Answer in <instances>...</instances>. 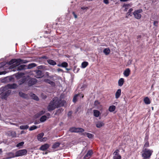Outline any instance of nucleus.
Instances as JSON below:
<instances>
[{
    "label": "nucleus",
    "instance_id": "9b49d317",
    "mask_svg": "<svg viewBox=\"0 0 159 159\" xmlns=\"http://www.w3.org/2000/svg\"><path fill=\"white\" fill-rule=\"evenodd\" d=\"M28 61L22 59L20 58L17 59V66H18L21 64L26 63Z\"/></svg>",
    "mask_w": 159,
    "mask_h": 159
},
{
    "label": "nucleus",
    "instance_id": "6ab92c4d",
    "mask_svg": "<svg viewBox=\"0 0 159 159\" xmlns=\"http://www.w3.org/2000/svg\"><path fill=\"white\" fill-rule=\"evenodd\" d=\"M93 111V115L96 117H98L100 114V111L98 110H94Z\"/></svg>",
    "mask_w": 159,
    "mask_h": 159
},
{
    "label": "nucleus",
    "instance_id": "c756f323",
    "mask_svg": "<svg viewBox=\"0 0 159 159\" xmlns=\"http://www.w3.org/2000/svg\"><path fill=\"white\" fill-rule=\"evenodd\" d=\"M29 127V125H22L20 126V128L21 129H28Z\"/></svg>",
    "mask_w": 159,
    "mask_h": 159
},
{
    "label": "nucleus",
    "instance_id": "412c9836",
    "mask_svg": "<svg viewBox=\"0 0 159 159\" xmlns=\"http://www.w3.org/2000/svg\"><path fill=\"white\" fill-rule=\"evenodd\" d=\"M48 63L50 65L54 66L56 64V62L53 60L49 59L47 60Z\"/></svg>",
    "mask_w": 159,
    "mask_h": 159
},
{
    "label": "nucleus",
    "instance_id": "ddd939ff",
    "mask_svg": "<svg viewBox=\"0 0 159 159\" xmlns=\"http://www.w3.org/2000/svg\"><path fill=\"white\" fill-rule=\"evenodd\" d=\"M13 64H14V65H15V66H17V59H12L10 61H9L8 63V64L9 65H11Z\"/></svg>",
    "mask_w": 159,
    "mask_h": 159
},
{
    "label": "nucleus",
    "instance_id": "6e6d98bb",
    "mask_svg": "<svg viewBox=\"0 0 159 159\" xmlns=\"http://www.w3.org/2000/svg\"><path fill=\"white\" fill-rule=\"evenodd\" d=\"M6 73V71H2L0 72V75L5 74Z\"/></svg>",
    "mask_w": 159,
    "mask_h": 159
},
{
    "label": "nucleus",
    "instance_id": "4be33fe9",
    "mask_svg": "<svg viewBox=\"0 0 159 159\" xmlns=\"http://www.w3.org/2000/svg\"><path fill=\"white\" fill-rule=\"evenodd\" d=\"M143 101L146 104H149L151 103V102L148 97H145L143 99Z\"/></svg>",
    "mask_w": 159,
    "mask_h": 159
},
{
    "label": "nucleus",
    "instance_id": "2f4dec72",
    "mask_svg": "<svg viewBox=\"0 0 159 159\" xmlns=\"http://www.w3.org/2000/svg\"><path fill=\"white\" fill-rule=\"evenodd\" d=\"M133 11V9L132 8H130L128 12L126 14V17L127 18H128V16H132V14L131 12Z\"/></svg>",
    "mask_w": 159,
    "mask_h": 159
},
{
    "label": "nucleus",
    "instance_id": "4c0bfd02",
    "mask_svg": "<svg viewBox=\"0 0 159 159\" xmlns=\"http://www.w3.org/2000/svg\"><path fill=\"white\" fill-rule=\"evenodd\" d=\"M149 133L148 132H147L145 134V136L144 138V141L145 142H147L148 141L149 139Z\"/></svg>",
    "mask_w": 159,
    "mask_h": 159
},
{
    "label": "nucleus",
    "instance_id": "b1692460",
    "mask_svg": "<svg viewBox=\"0 0 159 159\" xmlns=\"http://www.w3.org/2000/svg\"><path fill=\"white\" fill-rule=\"evenodd\" d=\"M104 124V123L101 121L98 122L96 125V126L97 128H100L102 126H103Z\"/></svg>",
    "mask_w": 159,
    "mask_h": 159
},
{
    "label": "nucleus",
    "instance_id": "aec40b11",
    "mask_svg": "<svg viewBox=\"0 0 159 159\" xmlns=\"http://www.w3.org/2000/svg\"><path fill=\"white\" fill-rule=\"evenodd\" d=\"M124 82V79L123 78H120L118 80V84L120 86H121L123 85Z\"/></svg>",
    "mask_w": 159,
    "mask_h": 159
},
{
    "label": "nucleus",
    "instance_id": "7c9ffc66",
    "mask_svg": "<svg viewBox=\"0 0 159 159\" xmlns=\"http://www.w3.org/2000/svg\"><path fill=\"white\" fill-rule=\"evenodd\" d=\"M115 109H116L115 106L114 105H112V106H110L109 107L108 110H109V111L111 112H113L115 110Z\"/></svg>",
    "mask_w": 159,
    "mask_h": 159
},
{
    "label": "nucleus",
    "instance_id": "20e7f679",
    "mask_svg": "<svg viewBox=\"0 0 159 159\" xmlns=\"http://www.w3.org/2000/svg\"><path fill=\"white\" fill-rule=\"evenodd\" d=\"M11 92V91L10 90H8L7 89L6 91H5L4 93H3L1 95V98L2 99H5L7 100V97L10 94Z\"/></svg>",
    "mask_w": 159,
    "mask_h": 159
},
{
    "label": "nucleus",
    "instance_id": "393cba45",
    "mask_svg": "<svg viewBox=\"0 0 159 159\" xmlns=\"http://www.w3.org/2000/svg\"><path fill=\"white\" fill-rule=\"evenodd\" d=\"M60 145V143L59 142L55 143L52 146V148L53 149H55L58 147Z\"/></svg>",
    "mask_w": 159,
    "mask_h": 159
},
{
    "label": "nucleus",
    "instance_id": "79ce46f5",
    "mask_svg": "<svg viewBox=\"0 0 159 159\" xmlns=\"http://www.w3.org/2000/svg\"><path fill=\"white\" fill-rule=\"evenodd\" d=\"M45 111L44 110H42L41 111H40L39 112L37 115V116H39L42 115L44 113H45Z\"/></svg>",
    "mask_w": 159,
    "mask_h": 159
},
{
    "label": "nucleus",
    "instance_id": "f8f14e48",
    "mask_svg": "<svg viewBox=\"0 0 159 159\" xmlns=\"http://www.w3.org/2000/svg\"><path fill=\"white\" fill-rule=\"evenodd\" d=\"M49 147V145L47 144H45L42 145L39 148V149L42 151H45L48 149Z\"/></svg>",
    "mask_w": 159,
    "mask_h": 159
},
{
    "label": "nucleus",
    "instance_id": "c03bdc74",
    "mask_svg": "<svg viewBox=\"0 0 159 159\" xmlns=\"http://www.w3.org/2000/svg\"><path fill=\"white\" fill-rule=\"evenodd\" d=\"M149 147V143L148 141L145 142V143L144 145L143 148L145 149V148H146Z\"/></svg>",
    "mask_w": 159,
    "mask_h": 159
},
{
    "label": "nucleus",
    "instance_id": "4468645a",
    "mask_svg": "<svg viewBox=\"0 0 159 159\" xmlns=\"http://www.w3.org/2000/svg\"><path fill=\"white\" fill-rule=\"evenodd\" d=\"M44 81L46 83H48L50 84L52 86L54 87L55 86V83L53 81H51L48 79H45L44 80Z\"/></svg>",
    "mask_w": 159,
    "mask_h": 159
},
{
    "label": "nucleus",
    "instance_id": "f704fd0d",
    "mask_svg": "<svg viewBox=\"0 0 159 159\" xmlns=\"http://www.w3.org/2000/svg\"><path fill=\"white\" fill-rule=\"evenodd\" d=\"M88 62L84 61L81 64L82 67L83 68H85L88 65Z\"/></svg>",
    "mask_w": 159,
    "mask_h": 159
},
{
    "label": "nucleus",
    "instance_id": "f3484780",
    "mask_svg": "<svg viewBox=\"0 0 159 159\" xmlns=\"http://www.w3.org/2000/svg\"><path fill=\"white\" fill-rule=\"evenodd\" d=\"M27 80V78H23L18 81V84L20 85L25 83Z\"/></svg>",
    "mask_w": 159,
    "mask_h": 159
},
{
    "label": "nucleus",
    "instance_id": "1a4fd4ad",
    "mask_svg": "<svg viewBox=\"0 0 159 159\" xmlns=\"http://www.w3.org/2000/svg\"><path fill=\"white\" fill-rule=\"evenodd\" d=\"M93 154V152L92 150H89L86 154L84 156V159H89Z\"/></svg>",
    "mask_w": 159,
    "mask_h": 159
},
{
    "label": "nucleus",
    "instance_id": "6e6552de",
    "mask_svg": "<svg viewBox=\"0 0 159 159\" xmlns=\"http://www.w3.org/2000/svg\"><path fill=\"white\" fill-rule=\"evenodd\" d=\"M120 151L118 149H116L113 152V159H121V157L119 154Z\"/></svg>",
    "mask_w": 159,
    "mask_h": 159
},
{
    "label": "nucleus",
    "instance_id": "774afa93",
    "mask_svg": "<svg viewBox=\"0 0 159 159\" xmlns=\"http://www.w3.org/2000/svg\"><path fill=\"white\" fill-rule=\"evenodd\" d=\"M153 87V85H152L151 87H152V88Z\"/></svg>",
    "mask_w": 159,
    "mask_h": 159
},
{
    "label": "nucleus",
    "instance_id": "473e14b6",
    "mask_svg": "<svg viewBox=\"0 0 159 159\" xmlns=\"http://www.w3.org/2000/svg\"><path fill=\"white\" fill-rule=\"evenodd\" d=\"M44 135V133H41L39 134L37 136V138L39 140H41V139L42 138Z\"/></svg>",
    "mask_w": 159,
    "mask_h": 159
},
{
    "label": "nucleus",
    "instance_id": "ea45409f",
    "mask_svg": "<svg viewBox=\"0 0 159 159\" xmlns=\"http://www.w3.org/2000/svg\"><path fill=\"white\" fill-rule=\"evenodd\" d=\"M25 66H26L25 65H21L18 67V70H22L25 69Z\"/></svg>",
    "mask_w": 159,
    "mask_h": 159
},
{
    "label": "nucleus",
    "instance_id": "338daca9",
    "mask_svg": "<svg viewBox=\"0 0 159 159\" xmlns=\"http://www.w3.org/2000/svg\"><path fill=\"white\" fill-rule=\"evenodd\" d=\"M81 96H82V98H83L84 95L83 94H81Z\"/></svg>",
    "mask_w": 159,
    "mask_h": 159
},
{
    "label": "nucleus",
    "instance_id": "cd10ccee",
    "mask_svg": "<svg viewBox=\"0 0 159 159\" xmlns=\"http://www.w3.org/2000/svg\"><path fill=\"white\" fill-rule=\"evenodd\" d=\"M7 90L6 87L5 86L2 87L0 88V95H2L3 93Z\"/></svg>",
    "mask_w": 159,
    "mask_h": 159
},
{
    "label": "nucleus",
    "instance_id": "603ef678",
    "mask_svg": "<svg viewBox=\"0 0 159 159\" xmlns=\"http://www.w3.org/2000/svg\"><path fill=\"white\" fill-rule=\"evenodd\" d=\"M44 66L43 65L39 66H38L37 68L38 69H43L44 68Z\"/></svg>",
    "mask_w": 159,
    "mask_h": 159
},
{
    "label": "nucleus",
    "instance_id": "a19ab883",
    "mask_svg": "<svg viewBox=\"0 0 159 159\" xmlns=\"http://www.w3.org/2000/svg\"><path fill=\"white\" fill-rule=\"evenodd\" d=\"M80 95V93L78 94L75 95L73 97V102L75 103L77 101V97Z\"/></svg>",
    "mask_w": 159,
    "mask_h": 159
},
{
    "label": "nucleus",
    "instance_id": "a878e982",
    "mask_svg": "<svg viewBox=\"0 0 159 159\" xmlns=\"http://www.w3.org/2000/svg\"><path fill=\"white\" fill-rule=\"evenodd\" d=\"M30 97L34 100L36 101H39V99L38 97L34 94L31 93L30 94Z\"/></svg>",
    "mask_w": 159,
    "mask_h": 159
},
{
    "label": "nucleus",
    "instance_id": "423d86ee",
    "mask_svg": "<svg viewBox=\"0 0 159 159\" xmlns=\"http://www.w3.org/2000/svg\"><path fill=\"white\" fill-rule=\"evenodd\" d=\"M27 152V151L25 149L19 150L16 152V157L22 156L26 155Z\"/></svg>",
    "mask_w": 159,
    "mask_h": 159
},
{
    "label": "nucleus",
    "instance_id": "f257e3e1",
    "mask_svg": "<svg viewBox=\"0 0 159 159\" xmlns=\"http://www.w3.org/2000/svg\"><path fill=\"white\" fill-rule=\"evenodd\" d=\"M66 103V102L64 100L59 99L57 97H55L50 101L48 105V111H51L56 108L63 106Z\"/></svg>",
    "mask_w": 159,
    "mask_h": 159
},
{
    "label": "nucleus",
    "instance_id": "37998d69",
    "mask_svg": "<svg viewBox=\"0 0 159 159\" xmlns=\"http://www.w3.org/2000/svg\"><path fill=\"white\" fill-rule=\"evenodd\" d=\"M61 67H66L68 66V63L66 62H63L61 64Z\"/></svg>",
    "mask_w": 159,
    "mask_h": 159
},
{
    "label": "nucleus",
    "instance_id": "680f3d73",
    "mask_svg": "<svg viewBox=\"0 0 159 159\" xmlns=\"http://www.w3.org/2000/svg\"><path fill=\"white\" fill-rule=\"evenodd\" d=\"M58 70L59 71H63V70L61 69H59V68L58 69Z\"/></svg>",
    "mask_w": 159,
    "mask_h": 159
},
{
    "label": "nucleus",
    "instance_id": "de8ad7c7",
    "mask_svg": "<svg viewBox=\"0 0 159 159\" xmlns=\"http://www.w3.org/2000/svg\"><path fill=\"white\" fill-rule=\"evenodd\" d=\"M24 143V142H21L18 143L16 145V147H20L21 146H22L23 145Z\"/></svg>",
    "mask_w": 159,
    "mask_h": 159
},
{
    "label": "nucleus",
    "instance_id": "864d4df0",
    "mask_svg": "<svg viewBox=\"0 0 159 159\" xmlns=\"http://www.w3.org/2000/svg\"><path fill=\"white\" fill-rule=\"evenodd\" d=\"M158 21H157L155 20L153 22V25L156 26H157L158 25Z\"/></svg>",
    "mask_w": 159,
    "mask_h": 159
},
{
    "label": "nucleus",
    "instance_id": "a18cd8bd",
    "mask_svg": "<svg viewBox=\"0 0 159 159\" xmlns=\"http://www.w3.org/2000/svg\"><path fill=\"white\" fill-rule=\"evenodd\" d=\"M37 128V127L36 126L33 125L30 128L29 130L30 131H32L36 129Z\"/></svg>",
    "mask_w": 159,
    "mask_h": 159
},
{
    "label": "nucleus",
    "instance_id": "7ed1b4c3",
    "mask_svg": "<svg viewBox=\"0 0 159 159\" xmlns=\"http://www.w3.org/2000/svg\"><path fill=\"white\" fill-rule=\"evenodd\" d=\"M27 78L28 85L29 86H31L35 84L37 82V80L35 78H31L28 76Z\"/></svg>",
    "mask_w": 159,
    "mask_h": 159
},
{
    "label": "nucleus",
    "instance_id": "9d476101",
    "mask_svg": "<svg viewBox=\"0 0 159 159\" xmlns=\"http://www.w3.org/2000/svg\"><path fill=\"white\" fill-rule=\"evenodd\" d=\"M6 89L9 90V89H15L17 87V85L15 84H8L5 86Z\"/></svg>",
    "mask_w": 159,
    "mask_h": 159
},
{
    "label": "nucleus",
    "instance_id": "bb28decb",
    "mask_svg": "<svg viewBox=\"0 0 159 159\" xmlns=\"http://www.w3.org/2000/svg\"><path fill=\"white\" fill-rule=\"evenodd\" d=\"M47 119V117L45 115L42 116L40 118V121L41 122H43L46 120Z\"/></svg>",
    "mask_w": 159,
    "mask_h": 159
},
{
    "label": "nucleus",
    "instance_id": "a211bd4d",
    "mask_svg": "<svg viewBox=\"0 0 159 159\" xmlns=\"http://www.w3.org/2000/svg\"><path fill=\"white\" fill-rule=\"evenodd\" d=\"M121 90L120 89H118L115 93V98L116 99L119 98L121 95Z\"/></svg>",
    "mask_w": 159,
    "mask_h": 159
},
{
    "label": "nucleus",
    "instance_id": "e2e57ef3",
    "mask_svg": "<svg viewBox=\"0 0 159 159\" xmlns=\"http://www.w3.org/2000/svg\"><path fill=\"white\" fill-rule=\"evenodd\" d=\"M71 111H69L68 112V115L69 116L70 115H71Z\"/></svg>",
    "mask_w": 159,
    "mask_h": 159
},
{
    "label": "nucleus",
    "instance_id": "58836bf2",
    "mask_svg": "<svg viewBox=\"0 0 159 159\" xmlns=\"http://www.w3.org/2000/svg\"><path fill=\"white\" fill-rule=\"evenodd\" d=\"M36 65L35 63H32L30 64H29L28 66V69H31L33 67H35Z\"/></svg>",
    "mask_w": 159,
    "mask_h": 159
},
{
    "label": "nucleus",
    "instance_id": "8fccbe9b",
    "mask_svg": "<svg viewBox=\"0 0 159 159\" xmlns=\"http://www.w3.org/2000/svg\"><path fill=\"white\" fill-rule=\"evenodd\" d=\"M100 104V102H99V101L98 100H96L94 102V105L97 106H98Z\"/></svg>",
    "mask_w": 159,
    "mask_h": 159
},
{
    "label": "nucleus",
    "instance_id": "2eb2a0df",
    "mask_svg": "<svg viewBox=\"0 0 159 159\" xmlns=\"http://www.w3.org/2000/svg\"><path fill=\"white\" fill-rule=\"evenodd\" d=\"M130 73V70L129 68H126L123 72V74L126 77H128Z\"/></svg>",
    "mask_w": 159,
    "mask_h": 159
},
{
    "label": "nucleus",
    "instance_id": "13d9d810",
    "mask_svg": "<svg viewBox=\"0 0 159 159\" xmlns=\"http://www.w3.org/2000/svg\"><path fill=\"white\" fill-rule=\"evenodd\" d=\"M87 133L86 132H84L82 134V135L84 136H85V135H87Z\"/></svg>",
    "mask_w": 159,
    "mask_h": 159
},
{
    "label": "nucleus",
    "instance_id": "dca6fc26",
    "mask_svg": "<svg viewBox=\"0 0 159 159\" xmlns=\"http://www.w3.org/2000/svg\"><path fill=\"white\" fill-rule=\"evenodd\" d=\"M7 157L6 158V159H9L16 157V154L14 155V153L12 152H8L7 153Z\"/></svg>",
    "mask_w": 159,
    "mask_h": 159
},
{
    "label": "nucleus",
    "instance_id": "3c124183",
    "mask_svg": "<svg viewBox=\"0 0 159 159\" xmlns=\"http://www.w3.org/2000/svg\"><path fill=\"white\" fill-rule=\"evenodd\" d=\"M5 65V64L4 62H2L0 63V69L2 67H3Z\"/></svg>",
    "mask_w": 159,
    "mask_h": 159
},
{
    "label": "nucleus",
    "instance_id": "0e129e2a",
    "mask_svg": "<svg viewBox=\"0 0 159 159\" xmlns=\"http://www.w3.org/2000/svg\"><path fill=\"white\" fill-rule=\"evenodd\" d=\"M81 9H82L84 10V9H85V7H81Z\"/></svg>",
    "mask_w": 159,
    "mask_h": 159
},
{
    "label": "nucleus",
    "instance_id": "f03ea898",
    "mask_svg": "<svg viewBox=\"0 0 159 159\" xmlns=\"http://www.w3.org/2000/svg\"><path fill=\"white\" fill-rule=\"evenodd\" d=\"M153 152V151L152 150L145 148V149H143L142 150V156L144 158L149 159Z\"/></svg>",
    "mask_w": 159,
    "mask_h": 159
},
{
    "label": "nucleus",
    "instance_id": "e433bc0d",
    "mask_svg": "<svg viewBox=\"0 0 159 159\" xmlns=\"http://www.w3.org/2000/svg\"><path fill=\"white\" fill-rule=\"evenodd\" d=\"M63 111V109L62 108H61L59 109H58L56 110L55 115H58Z\"/></svg>",
    "mask_w": 159,
    "mask_h": 159
},
{
    "label": "nucleus",
    "instance_id": "0eeeda50",
    "mask_svg": "<svg viewBox=\"0 0 159 159\" xmlns=\"http://www.w3.org/2000/svg\"><path fill=\"white\" fill-rule=\"evenodd\" d=\"M142 12L143 10L141 9L137 10L134 12L133 14L135 18L137 19H140L141 17L142 16L140 13Z\"/></svg>",
    "mask_w": 159,
    "mask_h": 159
},
{
    "label": "nucleus",
    "instance_id": "39448f33",
    "mask_svg": "<svg viewBox=\"0 0 159 159\" xmlns=\"http://www.w3.org/2000/svg\"><path fill=\"white\" fill-rule=\"evenodd\" d=\"M35 77L37 78H39L44 76V73L43 71L39 69L35 70L34 71Z\"/></svg>",
    "mask_w": 159,
    "mask_h": 159
},
{
    "label": "nucleus",
    "instance_id": "c9c22d12",
    "mask_svg": "<svg viewBox=\"0 0 159 159\" xmlns=\"http://www.w3.org/2000/svg\"><path fill=\"white\" fill-rule=\"evenodd\" d=\"M77 128L75 127H72L70 128L69 131L71 133H76Z\"/></svg>",
    "mask_w": 159,
    "mask_h": 159
},
{
    "label": "nucleus",
    "instance_id": "69168bd1",
    "mask_svg": "<svg viewBox=\"0 0 159 159\" xmlns=\"http://www.w3.org/2000/svg\"><path fill=\"white\" fill-rule=\"evenodd\" d=\"M57 66H61V64H58L57 65Z\"/></svg>",
    "mask_w": 159,
    "mask_h": 159
},
{
    "label": "nucleus",
    "instance_id": "49530a36",
    "mask_svg": "<svg viewBox=\"0 0 159 159\" xmlns=\"http://www.w3.org/2000/svg\"><path fill=\"white\" fill-rule=\"evenodd\" d=\"M87 137L89 139H92L94 137V135L89 133H87Z\"/></svg>",
    "mask_w": 159,
    "mask_h": 159
},
{
    "label": "nucleus",
    "instance_id": "5701e85b",
    "mask_svg": "<svg viewBox=\"0 0 159 159\" xmlns=\"http://www.w3.org/2000/svg\"><path fill=\"white\" fill-rule=\"evenodd\" d=\"M19 96L24 98H28V96L27 94H25L21 92H20L19 93Z\"/></svg>",
    "mask_w": 159,
    "mask_h": 159
},
{
    "label": "nucleus",
    "instance_id": "09e8293b",
    "mask_svg": "<svg viewBox=\"0 0 159 159\" xmlns=\"http://www.w3.org/2000/svg\"><path fill=\"white\" fill-rule=\"evenodd\" d=\"M132 4H124L123 7H125L126 8V7H131Z\"/></svg>",
    "mask_w": 159,
    "mask_h": 159
},
{
    "label": "nucleus",
    "instance_id": "5fc2aeb1",
    "mask_svg": "<svg viewBox=\"0 0 159 159\" xmlns=\"http://www.w3.org/2000/svg\"><path fill=\"white\" fill-rule=\"evenodd\" d=\"M103 2L106 4H108L109 3L108 0H104Z\"/></svg>",
    "mask_w": 159,
    "mask_h": 159
},
{
    "label": "nucleus",
    "instance_id": "052dcab7",
    "mask_svg": "<svg viewBox=\"0 0 159 159\" xmlns=\"http://www.w3.org/2000/svg\"><path fill=\"white\" fill-rule=\"evenodd\" d=\"M121 2H126L128 0H120Z\"/></svg>",
    "mask_w": 159,
    "mask_h": 159
},
{
    "label": "nucleus",
    "instance_id": "4d7b16f0",
    "mask_svg": "<svg viewBox=\"0 0 159 159\" xmlns=\"http://www.w3.org/2000/svg\"><path fill=\"white\" fill-rule=\"evenodd\" d=\"M73 14L74 15V17L75 18H77V16L75 14V12H72Z\"/></svg>",
    "mask_w": 159,
    "mask_h": 159
},
{
    "label": "nucleus",
    "instance_id": "c85d7f7f",
    "mask_svg": "<svg viewBox=\"0 0 159 159\" xmlns=\"http://www.w3.org/2000/svg\"><path fill=\"white\" fill-rule=\"evenodd\" d=\"M103 52L106 55H107L110 53V50L109 48H105L104 49Z\"/></svg>",
    "mask_w": 159,
    "mask_h": 159
},
{
    "label": "nucleus",
    "instance_id": "bf43d9fd",
    "mask_svg": "<svg viewBox=\"0 0 159 159\" xmlns=\"http://www.w3.org/2000/svg\"><path fill=\"white\" fill-rule=\"evenodd\" d=\"M46 115H47V116H50V114L49 113H48L46 114Z\"/></svg>",
    "mask_w": 159,
    "mask_h": 159
},
{
    "label": "nucleus",
    "instance_id": "72a5a7b5",
    "mask_svg": "<svg viewBox=\"0 0 159 159\" xmlns=\"http://www.w3.org/2000/svg\"><path fill=\"white\" fill-rule=\"evenodd\" d=\"M84 131V129L81 128H77L76 133H83Z\"/></svg>",
    "mask_w": 159,
    "mask_h": 159
}]
</instances>
